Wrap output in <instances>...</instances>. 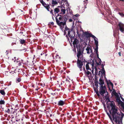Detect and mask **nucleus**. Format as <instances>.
I'll return each mask as SVG.
<instances>
[{
    "label": "nucleus",
    "mask_w": 124,
    "mask_h": 124,
    "mask_svg": "<svg viewBox=\"0 0 124 124\" xmlns=\"http://www.w3.org/2000/svg\"><path fill=\"white\" fill-rule=\"evenodd\" d=\"M110 107L111 108V110L109 109V112L110 114H112L113 119L116 124H123V116L117 113V109L116 107V105L113 101H111V102L108 104L107 105L108 108H110Z\"/></svg>",
    "instance_id": "f257e3e1"
},
{
    "label": "nucleus",
    "mask_w": 124,
    "mask_h": 124,
    "mask_svg": "<svg viewBox=\"0 0 124 124\" xmlns=\"http://www.w3.org/2000/svg\"><path fill=\"white\" fill-rule=\"evenodd\" d=\"M77 47V57H78L77 65V66L79 68L80 70H82V67L83 65V62H87L85 60L83 61V54L84 50L82 48V47L79 46Z\"/></svg>",
    "instance_id": "f03ea898"
},
{
    "label": "nucleus",
    "mask_w": 124,
    "mask_h": 124,
    "mask_svg": "<svg viewBox=\"0 0 124 124\" xmlns=\"http://www.w3.org/2000/svg\"><path fill=\"white\" fill-rule=\"evenodd\" d=\"M65 30L64 31V35H65L66 34L67 32L66 31H68V34L69 36L70 37V40L71 42L73 41L74 39V36L73 35H71L70 33V32H72L73 29L72 28L69 29L66 26L65 28Z\"/></svg>",
    "instance_id": "7ed1b4c3"
},
{
    "label": "nucleus",
    "mask_w": 124,
    "mask_h": 124,
    "mask_svg": "<svg viewBox=\"0 0 124 124\" xmlns=\"http://www.w3.org/2000/svg\"><path fill=\"white\" fill-rule=\"evenodd\" d=\"M56 22L57 24L60 26H64L66 25V22L67 20V18H65L63 19V22L60 21L56 18H55Z\"/></svg>",
    "instance_id": "20e7f679"
},
{
    "label": "nucleus",
    "mask_w": 124,
    "mask_h": 124,
    "mask_svg": "<svg viewBox=\"0 0 124 124\" xmlns=\"http://www.w3.org/2000/svg\"><path fill=\"white\" fill-rule=\"evenodd\" d=\"M106 89L105 86H101L100 87L99 93L101 95H103L106 93Z\"/></svg>",
    "instance_id": "39448f33"
},
{
    "label": "nucleus",
    "mask_w": 124,
    "mask_h": 124,
    "mask_svg": "<svg viewBox=\"0 0 124 124\" xmlns=\"http://www.w3.org/2000/svg\"><path fill=\"white\" fill-rule=\"evenodd\" d=\"M40 3L48 11H50L49 9L50 8V5L48 4H46L43 0H39Z\"/></svg>",
    "instance_id": "423d86ee"
},
{
    "label": "nucleus",
    "mask_w": 124,
    "mask_h": 124,
    "mask_svg": "<svg viewBox=\"0 0 124 124\" xmlns=\"http://www.w3.org/2000/svg\"><path fill=\"white\" fill-rule=\"evenodd\" d=\"M117 28L122 32L124 33V25L123 23H120L118 25Z\"/></svg>",
    "instance_id": "0eeeda50"
},
{
    "label": "nucleus",
    "mask_w": 124,
    "mask_h": 124,
    "mask_svg": "<svg viewBox=\"0 0 124 124\" xmlns=\"http://www.w3.org/2000/svg\"><path fill=\"white\" fill-rule=\"evenodd\" d=\"M83 35L87 38H88L90 37H92L93 39H94V38H96V37L95 36L92 35V34L89 33L87 32H85L83 34Z\"/></svg>",
    "instance_id": "6e6552de"
},
{
    "label": "nucleus",
    "mask_w": 124,
    "mask_h": 124,
    "mask_svg": "<svg viewBox=\"0 0 124 124\" xmlns=\"http://www.w3.org/2000/svg\"><path fill=\"white\" fill-rule=\"evenodd\" d=\"M79 42V40H78L77 39H74V40L73 42V45H74V46L75 47V45H76V47L77 48V47H78L79 46L82 47V48L83 49H84L80 45H77V44H78Z\"/></svg>",
    "instance_id": "1a4fd4ad"
},
{
    "label": "nucleus",
    "mask_w": 124,
    "mask_h": 124,
    "mask_svg": "<svg viewBox=\"0 0 124 124\" xmlns=\"http://www.w3.org/2000/svg\"><path fill=\"white\" fill-rule=\"evenodd\" d=\"M13 110H14V109L12 108H10V109L7 108H5L4 111L5 112L9 114H11V113H12V112L14 114L15 112H12Z\"/></svg>",
    "instance_id": "9d476101"
},
{
    "label": "nucleus",
    "mask_w": 124,
    "mask_h": 124,
    "mask_svg": "<svg viewBox=\"0 0 124 124\" xmlns=\"http://www.w3.org/2000/svg\"><path fill=\"white\" fill-rule=\"evenodd\" d=\"M86 50L87 51V54H90V52L91 53H93V50L92 48L90 45H89L87 47L86 49Z\"/></svg>",
    "instance_id": "9b49d317"
},
{
    "label": "nucleus",
    "mask_w": 124,
    "mask_h": 124,
    "mask_svg": "<svg viewBox=\"0 0 124 124\" xmlns=\"http://www.w3.org/2000/svg\"><path fill=\"white\" fill-rule=\"evenodd\" d=\"M116 100L118 102L119 104H120L122 107L124 106V103L122 101L119 97H117L116 98Z\"/></svg>",
    "instance_id": "f8f14e48"
},
{
    "label": "nucleus",
    "mask_w": 124,
    "mask_h": 124,
    "mask_svg": "<svg viewBox=\"0 0 124 124\" xmlns=\"http://www.w3.org/2000/svg\"><path fill=\"white\" fill-rule=\"evenodd\" d=\"M104 81L103 79V77H101L99 79V82L98 83L101 86H103V85L104 84Z\"/></svg>",
    "instance_id": "ddd939ff"
},
{
    "label": "nucleus",
    "mask_w": 124,
    "mask_h": 124,
    "mask_svg": "<svg viewBox=\"0 0 124 124\" xmlns=\"http://www.w3.org/2000/svg\"><path fill=\"white\" fill-rule=\"evenodd\" d=\"M93 62L92 63V68L93 69V70H92V73H93V70L94 68V62L93 61ZM95 74L94 75H96L98 73V71L97 70V68H96V66L95 67Z\"/></svg>",
    "instance_id": "4468645a"
},
{
    "label": "nucleus",
    "mask_w": 124,
    "mask_h": 124,
    "mask_svg": "<svg viewBox=\"0 0 124 124\" xmlns=\"http://www.w3.org/2000/svg\"><path fill=\"white\" fill-rule=\"evenodd\" d=\"M60 16L59 18V21H63V19L65 18H67V17L66 15H60Z\"/></svg>",
    "instance_id": "2eb2a0df"
},
{
    "label": "nucleus",
    "mask_w": 124,
    "mask_h": 124,
    "mask_svg": "<svg viewBox=\"0 0 124 124\" xmlns=\"http://www.w3.org/2000/svg\"><path fill=\"white\" fill-rule=\"evenodd\" d=\"M65 101L62 100H60L58 102L57 105L59 106H63L65 104Z\"/></svg>",
    "instance_id": "dca6fc26"
},
{
    "label": "nucleus",
    "mask_w": 124,
    "mask_h": 124,
    "mask_svg": "<svg viewBox=\"0 0 124 124\" xmlns=\"http://www.w3.org/2000/svg\"><path fill=\"white\" fill-rule=\"evenodd\" d=\"M102 69L101 71V77H103L104 75L105 77V71L104 70V68L103 65H102Z\"/></svg>",
    "instance_id": "f3484780"
},
{
    "label": "nucleus",
    "mask_w": 124,
    "mask_h": 124,
    "mask_svg": "<svg viewBox=\"0 0 124 124\" xmlns=\"http://www.w3.org/2000/svg\"><path fill=\"white\" fill-rule=\"evenodd\" d=\"M13 110L12 112H15V113L14 114H13V112H12V113H11V114L12 116L13 117L12 118H13L14 116L16 117V116H17V111L16 110H14V111H13Z\"/></svg>",
    "instance_id": "a211bd4d"
},
{
    "label": "nucleus",
    "mask_w": 124,
    "mask_h": 124,
    "mask_svg": "<svg viewBox=\"0 0 124 124\" xmlns=\"http://www.w3.org/2000/svg\"><path fill=\"white\" fill-rule=\"evenodd\" d=\"M83 2V4L84 5V8H86L87 5L88 3V0H84Z\"/></svg>",
    "instance_id": "6ab92c4d"
},
{
    "label": "nucleus",
    "mask_w": 124,
    "mask_h": 124,
    "mask_svg": "<svg viewBox=\"0 0 124 124\" xmlns=\"http://www.w3.org/2000/svg\"><path fill=\"white\" fill-rule=\"evenodd\" d=\"M94 83H95V86H96L97 88H98V80L97 79H95V80L94 81Z\"/></svg>",
    "instance_id": "aec40b11"
},
{
    "label": "nucleus",
    "mask_w": 124,
    "mask_h": 124,
    "mask_svg": "<svg viewBox=\"0 0 124 124\" xmlns=\"http://www.w3.org/2000/svg\"><path fill=\"white\" fill-rule=\"evenodd\" d=\"M96 54H97L98 58L99 60V63H98L96 62V63L97 64V65L98 66L99 65H100L101 64V59L99 57L98 53Z\"/></svg>",
    "instance_id": "412c9836"
},
{
    "label": "nucleus",
    "mask_w": 124,
    "mask_h": 124,
    "mask_svg": "<svg viewBox=\"0 0 124 124\" xmlns=\"http://www.w3.org/2000/svg\"><path fill=\"white\" fill-rule=\"evenodd\" d=\"M16 39L15 38H11L10 40V41L11 43H12V45H13V43H15V42L16 41Z\"/></svg>",
    "instance_id": "4be33fe9"
},
{
    "label": "nucleus",
    "mask_w": 124,
    "mask_h": 124,
    "mask_svg": "<svg viewBox=\"0 0 124 124\" xmlns=\"http://www.w3.org/2000/svg\"><path fill=\"white\" fill-rule=\"evenodd\" d=\"M52 7H54L55 5L57 4L58 3L56 1H54V0H52Z\"/></svg>",
    "instance_id": "5701e85b"
},
{
    "label": "nucleus",
    "mask_w": 124,
    "mask_h": 124,
    "mask_svg": "<svg viewBox=\"0 0 124 124\" xmlns=\"http://www.w3.org/2000/svg\"><path fill=\"white\" fill-rule=\"evenodd\" d=\"M19 41H20V44H24L26 43V40L24 39H20L19 40Z\"/></svg>",
    "instance_id": "b1692460"
},
{
    "label": "nucleus",
    "mask_w": 124,
    "mask_h": 124,
    "mask_svg": "<svg viewBox=\"0 0 124 124\" xmlns=\"http://www.w3.org/2000/svg\"><path fill=\"white\" fill-rule=\"evenodd\" d=\"M60 11V10L58 8H55L54 10V14L58 13Z\"/></svg>",
    "instance_id": "393cba45"
},
{
    "label": "nucleus",
    "mask_w": 124,
    "mask_h": 124,
    "mask_svg": "<svg viewBox=\"0 0 124 124\" xmlns=\"http://www.w3.org/2000/svg\"><path fill=\"white\" fill-rule=\"evenodd\" d=\"M0 93L3 95H5V93L4 89L0 90Z\"/></svg>",
    "instance_id": "a878e982"
},
{
    "label": "nucleus",
    "mask_w": 124,
    "mask_h": 124,
    "mask_svg": "<svg viewBox=\"0 0 124 124\" xmlns=\"http://www.w3.org/2000/svg\"><path fill=\"white\" fill-rule=\"evenodd\" d=\"M106 82H107V85H108L109 84L112 87H113V84L110 81H109V83L108 82V81L107 80V79H106Z\"/></svg>",
    "instance_id": "bb28decb"
},
{
    "label": "nucleus",
    "mask_w": 124,
    "mask_h": 124,
    "mask_svg": "<svg viewBox=\"0 0 124 124\" xmlns=\"http://www.w3.org/2000/svg\"><path fill=\"white\" fill-rule=\"evenodd\" d=\"M89 63H88L85 66L87 70H91V69L90 68L89 65Z\"/></svg>",
    "instance_id": "cd10ccee"
},
{
    "label": "nucleus",
    "mask_w": 124,
    "mask_h": 124,
    "mask_svg": "<svg viewBox=\"0 0 124 124\" xmlns=\"http://www.w3.org/2000/svg\"><path fill=\"white\" fill-rule=\"evenodd\" d=\"M96 39H97V38L96 37L94 38V40L95 43L96 45V46H98V41L96 40Z\"/></svg>",
    "instance_id": "c85d7f7f"
},
{
    "label": "nucleus",
    "mask_w": 124,
    "mask_h": 124,
    "mask_svg": "<svg viewBox=\"0 0 124 124\" xmlns=\"http://www.w3.org/2000/svg\"><path fill=\"white\" fill-rule=\"evenodd\" d=\"M21 80V79L20 78H17L16 80L17 83L20 82Z\"/></svg>",
    "instance_id": "c756f323"
},
{
    "label": "nucleus",
    "mask_w": 124,
    "mask_h": 124,
    "mask_svg": "<svg viewBox=\"0 0 124 124\" xmlns=\"http://www.w3.org/2000/svg\"><path fill=\"white\" fill-rule=\"evenodd\" d=\"M97 90L96 91V90H95L96 93V94H97L98 96V97H99L100 96V95L99 93V91H98V89L97 88ZM94 90H95V88L94 89Z\"/></svg>",
    "instance_id": "7c9ffc66"
},
{
    "label": "nucleus",
    "mask_w": 124,
    "mask_h": 124,
    "mask_svg": "<svg viewBox=\"0 0 124 124\" xmlns=\"http://www.w3.org/2000/svg\"><path fill=\"white\" fill-rule=\"evenodd\" d=\"M17 116H16V118L18 116H19V115H20L21 114V111H18L17 112Z\"/></svg>",
    "instance_id": "2f4dec72"
},
{
    "label": "nucleus",
    "mask_w": 124,
    "mask_h": 124,
    "mask_svg": "<svg viewBox=\"0 0 124 124\" xmlns=\"http://www.w3.org/2000/svg\"><path fill=\"white\" fill-rule=\"evenodd\" d=\"M98 46H96V48L95 49V52L96 54L98 53Z\"/></svg>",
    "instance_id": "473e14b6"
},
{
    "label": "nucleus",
    "mask_w": 124,
    "mask_h": 124,
    "mask_svg": "<svg viewBox=\"0 0 124 124\" xmlns=\"http://www.w3.org/2000/svg\"><path fill=\"white\" fill-rule=\"evenodd\" d=\"M56 60L58 61V59L60 60V57L58 55H56Z\"/></svg>",
    "instance_id": "72a5a7b5"
},
{
    "label": "nucleus",
    "mask_w": 124,
    "mask_h": 124,
    "mask_svg": "<svg viewBox=\"0 0 124 124\" xmlns=\"http://www.w3.org/2000/svg\"><path fill=\"white\" fill-rule=\"evenodd\" d=\"M5 104V101L4 100H1L0 101V104Z\"/></svg>",
    "instance_id": "f704fd0d"
},
{
    "label": "nucleus",
    "mask_w": 124,
    "mask_h": 124,
    "mask_svg": "<svg viewBox=\"0 0 124 124\" xmlns=\"http://www.w3.org/2000/svg\"><path fill=\"white\" fill-rule=\"evenodd\" d=\"M118 14L122 17H124V14L123 12H120L118 13Z\"/></svg>",
    "instance_id": "c9c22d12"
},
{
    "label": "nucleus",
    "mask_w": 124,
    "mask_h": 124,
    "mask_svg": "<svg viewBox=\"0 0 124 124\" xmlns=\"http://www.w3.org/2000/svg\"><path fill=\"white\" fill-rule=\"evenodd\" d=\"M61 11L63 12V14H64L65 13L66 10L65 9H62L61 10Z\"/></svg>",
    "instance_id": "e433bc0d"
},
{
    "label": "nucleus",
    "mask_w": 124,
    "mask_h": 124,
    "mask_svg": "<svg viewBox=\"0 0 124 124\" xmlns=\"http://www.w3.org/2000/svg\"><path fill=\"white\" fill-rule=\"evenodd\" d=\"M107 101L106 102V104L107 105H108V104H109V103H108L109 102H111V101L109 99H108L107 100V101Z\"/></svg>",
    "instance_id": "4c0bfd02"
},
{
    "label": "nucleus",
    "mask_w": 124,
    "mask_h": 124,
    "mask_svg": "<svg viewBox=\"0 0 124 124\" xmlns=\"http://www.w3.org/2000/svg\"><path fill=\"white\" fill-rule=\"evenodd\" d=\"M85 72L87 75H89L90 74H91V73L88 70L86 72V71Z\"/></svg>",
    "instance_id": "58836bf2"
},
{
    "label": "nucleus",
    "mask_w": 124,
    "mask_h": 124,
    "mask_svg": "<svg viewBox=\"0 0 124 124\" xmlns=\"http://www.w3.org/2000/svg\"><path fill=\"white\" fill-rule=\"evenodd\" d=\"M53 10H52V9H51L50 11V13L52 14L53 15H54V14L53 12Z\"/></svg>",
    "instance_id": "ea45409f"
},
{
    "label": "nucleus",
    "mask_w": 124,
    "mask_h": 124,
    "mask_svg": "<svg viewBox=\"0 0 124 124\" xmlns=\"http://www.w3.org/2000/svg\"><path fill=\"white\" fill-rule=\"evenodd\" d=\"M112 93L114 94L115 95H116V94H117L116 93L115 91L114 90L113 91Z\"/></svg>",
    "instance_id": "a19ab883"
},
{
    "label": "nucleus",
    "mask_w": 124,
    "mask_h": 124,
    "mask_svg": "<svg viewBox=\"0 0 124 124\" xmlns=\"http://www.w3.org/2000/svg\"><path fill=\"white\" fill-rule=\"evenodd\" d=\"M71 115L72 114H71V115L68 116V117L69 118H71L72 117Z\"/></svg>",
    "instance_id": "79ce46f5"
},
{
    "label": "nucleus",
    "mask_w": 124,
    "mask_h": 124,
    "mask_svg": "<svg viewBox=\"0 0 124 124\" xmlns=\"http://www.w3.org/2000/svg\"><path fill=\"white\" fill-rule=\"evenodd\" d=\"M9 52V51L8 50H6L5 52L6 55H8V54Z\"/></svg>",
    "instance_id": "37998d69"
},
{
    "label": "nucleus",
    "mask_w": 124,
    "mask_h": 124,
    "mask_svg": "<svg viewBox=\"0 0 124 124\" xmlns=\"http://www.w3.org/2000/svg\"><path fill=\"white\" fill-rule=\"evenodd\" d=\"M74 16L76 17H78V16H79V14H76L75 15H74Z\"/></svg>",
    "instance_id": "c03bdc74"
},
{
    "label": "nucleus",
    "mask_w": 124,
    "mask_h": 124,
    "mask_svg": "<svg viewBox=\"0 0 124 124\" xmlns=\"http://www.w3.org/2000/svg\"><path fill=\"white\" fill-rule=\"evenodd\" d=\"M105 97V98L106 99V101H107V100L109 99V98L108 97L106 96V97Z\"/></svg>",
    "instance_id": "a18cd8bd"
},
{
    "label": "nucleus",
    "mask_w": 124,
    "mask_h": 124,
    "mask_svg": "<svg viewBox=\"0 0 124 124\" xmlns=\"http://www.w3.org/2000/svg\"><path fill=\"white\" fill-rule=\"evenodd\" d=\"M50 24L52 25H53L54 24V23L53 22H51L50 23Z\"/></svg>",
    "instance_id": "49530a36"
},
{
    "label": "nucleus",
    "mask_w": 124,
    "mask_h": 124,
    "mask_svg": "<svg viewBox=\"0 0 124 124\" xmlns=\"http://www.w3.org/2000/svg\"><path fill=\"white\" fill-rule=\"evenodd\" d=\"M120 97L121 99L123 101H124V99L121 96H120Z\"/></svg>",
    "instance_id": "de8ad7c7"
},
{
    "label": "nucleus",
    "mask_w": 124,
    "mask_h": 124,
    "mask_svg": "<svg viewBox=\"0 0 124 124\" xmlns=\"http://www.w3.org/2000/svg\"><path fill=\"white\" fill-rule=\"evenodd\" d=\"M118 54L119 55V56H121V52H118Z\"/></svg>",
    "instance_id": "09e8293b"
},
{
    "label": "nucleus",
    "mask_w": 124,
    "mask_h": 124,
    "mask_svg": "<svg viewBox=\"0 0 124 124\" xmlns=\"http://www.w3.org/2000/svg\"><path fill=\"white\" fill-rule=\"evenodd\" d=\"M109 118H110V119H112L111 117L110 116V114H109V115H108Z\"/></svg>",
    "instance_id": "8fccbe9b"
},
{
    "label": "nucleus",
    "mask_w": 124,
    "mask_h": 124,
    "mask_svg": "<svg viewBox=\"0 0 124 124\" xmlns=\"http://www.w3.org/2000/svg\"><path fill=\"white\" fill-rule=\"evenodd\" d=\"M101 72V71H99V73L98 74V75H99V76H100V72Z\"/></svg>",
    "instance_id": "3c124183"
},
{
    "label": "nucleus",
    "mask_w": 124,
    "mask_h": 124,
    "mask_svg": "<svg viewBox=\"0 0 124 124\" xmlns=\"http://www.w3.org/2000/svg\"><path fill=\"white\" fill-rule=\"evenodd\" d=\"M96 75H95V76H94V77L95 79V78L96 79H97V78Z\"/></svg>",
    "instance_id": "603ef678"
},
{
    "label": "nucleus",
    "mask_w": 124,
    "mask_h": 124,
    "mask_svg": "<svg viewBox=\"0 0 124 124\" xmlns=\"http://www.w3.org/2000/svg\"><path fill=\"white\" fill-rule=\"evenodd\" d=\"M72 20L71 19H70L69 20V21L70 22H72Z\"/></svg>",
    "instance_id": "864d4df0"
},
{
    "label": "nucleus",
    "mask_w": 124,
    "mask_h": 124,
    "mask_svg": "<svg viewBox=\"0 0 124 124\" xmlns=\"http://www.w3.org/2000/svg\"><path fill=\"white\" fill-rule=\"evenodd\" d=\"M83 70H84L85 71V72L86 71V70H85V67H84V68H83Z\"/></svg>",
    "instance_id": "5fc2aeb1"
},
{
    "label": "nucleus",
    "mask_w": 124,
    "mask_h": 124,
    "mask_svg": "<svg viewBox=\"0 0 124 124\" xmlns=\"http://www.w3.org/2000/svg\"><path fill=\"white\" fill-rule=\"evenodd\" d=\"M18 64H19V66H20V65H21V63L20 62H19L18 63Z\"/></svg>",
    "instance_id": "6e6d98bb"
},
{
    "label": "nucleus",
    "mask_w": 124,
    "mask_h": 124,
    "mask_svg": "<svg viewBox=\"0 0 124 124\" xmlns=\"http://www.w3.org/2000/svg\"><path fill=\"white\" fill-rule=\"evenodd\" d=\"M16 70L15 69L14 71V72L16 73Z\"/></svg>",
    "instance_id": "4d7b16f0"
},
{
    "label": "nucleus",
    "mask_w": 124,
    "mask_h": 124,
    "mask_svg": "<svg viewBox=\"0 0 124 124\" xmlns=\"http://www.w3.org/2000/svg\"><path fill=\"white\" fill-rule=\"evenodd\" d=\"M67 115H68V116H69V115L70 113H69V112H67Z\"/></svg>",
    "instance_id": "13d9d810"
},
{
    "label": "nucleus",
    "mask_w": 124,
    "mask_h": 124,
    "mask_svg": "<svg viewBox=\"0 0 124 124\" xmlns=\"http://www.w3.org/2000/svg\"><path fill=\"white\" fill-rule=\"evenodd\" d=\"M44 54V53H41V54L40 55H42L43 54Z\"/></svg>",
    "instance_id": "bf43d9fd"
},
{
    "label": "nucleus",
    "mask_w": 124,
    "mask_h": 124,
    "mask_svg": "<svg viewBox=\"0 0 124 124\" xmlns=\"http://www.w3.org/2000/svg\"><path fill=\"white\" fill-rule=\"evenodd\" d=\"M61 0V1H61V3H62V1H65V0Z\"/></svg>",
    "instance_id": "052dcab7"
},
{
    "label": "nucleus",
    "mask_w": 124,
    "mask_h": 124,
    "mask_svg": "<svg viewBox=\"0 0 124 124\" xmlns=\"http://www.w3.org/2000/svg\"><path fill=\"white\" fill-rule=\"evenodd\" d=\"M35 90H36V91H38V89H35Z\"/></svg>",
    "instance_id": "680f3d73"
},
{
    "label": "nucleus",
    "mask_w": 124,
    "mask_h": 124,
    "mask_svg": "<svg viewBox=\"0 0 124 124\" xmlns=\"http://www.w3.org/2000/svg\"><path fill=\"white\" fill-rule=\"evenodd\" d=\"M107 114L108 115H109V114L108 113H107Z\"/></svg>",
    "instance_id": "e2e57ef3"
},
{
    "label": "nucleus",
    "mask_w": 124,
    "mask_h": 124,
    "mask_svg": "<svg viewBox=\"0 0 124 124\" xmlns=\"http://www.w3.org/2000/svg\"><path fill=\"white\" fill-rule=\"evenodd\" d=\"M66 37L67 38L68 37V35H66Z\"/></svg>",
    "instance_id": "0e129e2a"
},
{
    "label": "nucleus",
    "mask_w": 124,
    "mask_h": 124,
    "mask_svg": "<svg viewBox=\"0 0 124 124\" xmlns=\"http://www.w3.org/2000/svg\"><path fill=\"white\" fill-rule=\"evenodd\" d=\"M60 15H59V14H57V16H60Z\"/></svg>",
    "instance_id": "69168bd1"
},
{
    "label": "nucleus",
    "mask_w": 124,
    "mask_h": 124,
    "mask_svg": "<svg viewBox=\"0 0 124 124\" xmlns=\"http://www.w3.org/2000/svg\"><path fill=\"white\" fill-rule=\"evenodd\" d=\"M57 90L58 91H59V90H60V89H57Z\"/></svg>",
    "instance_id": "338daca9"
},
{
    "label": "nucleus",
    "mask_w": 124,
    "mask_h": 124,
    "mask_svg": "<svg viewBox=\"0 0 124 124\" xmlns=\"http://www.w3.org/2000/svg\"><path fill=\"white\" fill-rule=\"evenodd\" d=\"M52 115L51 114V115H50V116H51Z\"/></svg>",
    "instance_id": "774afa93"
}]
</instances>
